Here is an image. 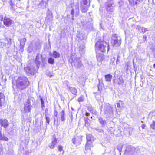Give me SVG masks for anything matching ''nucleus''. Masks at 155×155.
<instances>
[{"mask_svg": "<svg viewBox=\"0 0 155 155\" xmlns=\"http://www.w3.org/2000/svg\"><path fill=\"white\" fill-rule=\"evenodd\" d=\"M101 107L103 109L104 114L107 117H113V107L111 106L109 104H103Z\"/></svg>", "mask_w": 155, "mask_h": 155, "instance_id": "f03ea898", "label": "nucleus"}, {"mask_svg": "<svg viewBox=\"0 0 155 155\" xmlns=\"http://www.w3.org/2000/svg\"><path fill=\"white\" fill-rule=\"evenodd\" d=\"M24 70L26 74L28 75H33L36 72V70L35 68L33 66H31V67H26L24 68Z\"/></svg>", "mask_w": 155, "mask_h": 155, "instance_id": "6e6552de", "label": "nucleus"}, {"mask_svg": "<svg viewBox=\"0 0 155 155\" xmlns=\"http://www.w3.org/2000/svg\"><path fill=\"white\" fill-rule=\"evenodd\" d=\"M72 9L70 11V13L72 16V20H74V14H75V16H78L79 13V3L78 2L76 3L71 7Z\"/></svg>", "mask_w": 155, "mask_h": 155, "instance_id": "39448f33", "label": "nucleus"}, {"mask_svg": "<svg viewBox=\"0 0 155 155\" xmlns=\"http://www.w3.org/2000/svg\"><path fill=\"white\" fill-rule=\"evenodd\" d=\"M117 107L119 108H120V104L119 103H117Z\"/></svg>", "mask_w": 155, "mask_h": 155, "instance_id": "bf43d9fd", "label": "nucleus"}, {"mask_svg": "<svg viewBox=\"0 0 155 155\" xmlns=\"http://www.w3.org/2000/svg\"><path fill=\"white\" fill-rule=\"evenodd\" d=\"M89 1L90 0H81L80 7L83 13H86L88 10V8L90 6V4L88 5H87L88 1Z\"/></svg>", "mask_w": 155, "mask_h": 155, "instance_id": "423d86ee", "label": "nucleus"}, {"mask_svg": "<svg viewBox=\"0 0 155 155\" xmlns=\"http://www.w3.org/2000/svg\"><path fill=\"white\" fill-rule=\"evenodd\" d=\"M4 24L7 27H9L12 23V20L10 18L5 17L3 21Z\"/></svg>", "mask_w": 155, "mask_h": 155, "instance_id": "4468645a", "label": "nucleus"}, {"mask_svg": "<svg viewBox=\"0 0 155 155\" xmlns=\"http://www.w3.org/2000/svg\"><path fill=\"white\" fill-rule=\"evenodd\" d=\"M62 148H63V147L62 146H61V145L58 146V150L59 151L61 152L62 151H63Z\"/></svg>", "mask_w": 155, "mask_h": 155, "instance_id": "49530a36", "label": "nucleus"}, {"mask_svg": "<svg viewBox=\"0 0 155 155\" xmlns=\"http://www.w3.org/2000/svg\"><path fill=\"white\" fill-rule=\"evenodd\" d=\"M58 112L55 110L54 111V116H55L56 117H57V115H58Z\"/></svg>", "mask_w": 155, "mask_h": 155, "instance_id": "3c124183", "label": "nucleus"}, {"mask_svg": "<svg viewBox=\"0 0 155 155\" xmlns=\"http://www.w3.org/2000/svg\"><path fill=\"white\" fill-rule=\"evenodd\" d=\"M85 115L87 116H88L90 115V113L87 112H86L85 113Z\"/></svg>", "mask_w": 155, "mask_h": 155, "instance_id": "052dcab7", "label": "nucleus"}, {"mask_svg": "<svg viewBox=\"0 0 155 155\" xmlns=\"http://www.w3.org/2000/svg\"><path fill=\"white\" fill-rule=\"evenodd\" d=\"M107 6L112 7H112H113V6H112V3H108L107 5Z\"/></svg>", "mask_w": 155, "mask_h": 155, "instance_id": "603ef678", "label": "nucleus"}, {"mask_svg": "<svg viewBox=\"0 0 155 155\" xmlns=\"http://www.w3.org/2000/svg\"><path fill=\"white\" fill-rule=\"evenodd\" d=\"M124 81L122 78L120 76L118 78V77L116 76L115 73H114V79H113V83L115 84H117L118 85H120L124 83Z\"/></svg>", "mask_w": 155, "mask_h": 155, "instance_id": "1a4fd4ad", "label": "nucleus"}, {"mask_svg": "<svg viewBox=\"0 0 155 155\" xmlns=\"http://www.w3.org/2000/svg\"><path fill=\"white\" fill-rule=\"evenodd\" d=\"M41 56V55L39 54H38L36 56L35 62L36 64V66L38 69L39 68V65L40 63V59Z\"/></svg>", "mask_w": 155, "mask_h": 155, "instance_id": "2eb2a0df", "label": "nucleus"}, {"mask_svg": "<svg viewBox=\"0 0 155 155\" xmlns=\"http://www.w3.org/2000/svg\"><path fill=\"white\" fill-rule=\"evenodd\" d=\"M138 30L140 32H142L143 33H144L147 31L146 28L143 27H141L138 28Z\"/></svg>", "mask_w": 155, "mask_h": 155, "instance_id": "c756f323", "label": "nucleus"}, {"mask_svg": "<svg viewBox=\"0 0 155 155\" xmlns=\"http://www.w3.org/2000/svg\"><path fill=\"white\" fill-rule=\"evenodd\" d=\"M63 83L64 85H66L67 88H68V86H69L68 85L69 82H68V81L67 80H65V81H64Z\"/></svg>", "mask_w": 155, "mask_h": 155, "instance_id": "c03bdc74", "label": "nucleus"}, {"mask_svg": "<svg viewBox=\"0 0 155 155\" xmlns=\"http://www.w3.org/2000/svg\"><path fill=\"white\" fill-rule=\"evenodd\" d=\"M90 118H91V119H92V116H91V117H90Z\"/></svg>", "mask_w": 155, "mask_h": 155, "instance_id": "0e129e2a", "label": "nucleus"}, {"mask_svg": "<svg viewBox=\"0 0 155 155\" xmlns=\"http://www.w3.org/2000/svg\"><path fill=\"white\" fill-rule=\"evenodd\" d=\"M134 148L131 145L127 146L126 147V149L124 153L125 155H132L134 152Z\"/></svg>", "mask_w": 155, "mask_h": 155, "instance_id": "9b49d317", "label": "nucleus"}, {"mask_svg": "<svg viewBox=\"0 0 155 155\" xmlns=\"http://www.w3.org/2000/svg\"><path fill=\"white\" fill-rule=\"evenodd\" d=\"M54 123H55L56 122H57V123L58 122V117L57 116V117L55 116H54Z\"/></svg>", "mask_w": 155, "mask_h": 155, "instance_id": "a18cd8bd", "label": "nucleus"}, {"mask_svg": "<svg viewBox=\"0 0 155 155\" xmlns=\"http://www.w3.org/2000/svg\"><path fill=\"white\" fill-rule=\"evenodd\" d=\"M20 50L21 51H23V48H22L21 49V46H20Z\"/></svg>", "mask_w": 155, "mask_h": 155, "instance_id": "680f3d73", "label": "nucleus"}, {"mask_svg": "<svg viewBox=\"0 0 155 155\" xmlns=\"http://www.w3.org/2000/svg\"><path fill=\"white\" fill-rule=\"evenodd\" d=\"M32 107V106L27 104L25 103L24 107V111L25 113L29 112H30Z\"/></svg>", "mask_w": 155, "mask_h": 155, "instance_id": "a211bd4d", "label": "nucleus"}, {"mask_svg": "<svg viewBox=\"0 0 155 155\" xmlns=\"http://www.w3.org/2000/svg\"><path fill=\"white\" fill-rule=\"evenodd\" d=\"M0 140L5 141H8V138L3 134L2 133L1 131H0Z\"/></svg>", "mask_w": 155, "mask_h": 155, "instance_id": "5701e85b", "label": "nucleus"}, {"mask_svg": "<svg viewBox=\"0 0 155 155\" xmlns=\"http://www.w3.org/2000/svg\"><path fill=\"white\" fill-rule=\"evenodd\" d=\"M87 142H91L94 140L93 136L91 134H87L86 135Z\"/></svg>", "mask_w": 155, "mask_h": 155, "instance_id": "412c9836", "label": "nucleus"}, {"mask_svg": "<svg viewBox=\"0 0 155 155\" xmlns=\"http://www.w3.org/2000/svg\"><path fill=\"white\" fill-rule=\"evenodd\" d=\"M103 55L102 54H100L97 55V60L98 61H101L103 60Z\"/></svg>", "mask_w": 155, "mask_h": 155, "instance_id": "e433bc0d", "label": "nucleus"}, {"mask_svg": "<svg viewBox=\"0 0 155 155\" xmlns=\"http://www.w3.org/2000/svg\"><path fill=\"white\" fill-rule=\"evenodd\" d=\"M45 119L46 120V122L48 124H49L50 119L48 116L47 115L45 114Z\"/></svg>", "mask_w": 155, "mask_h": 155, "instance_id": "4c0bfd02", "label": "nucleus"}, {"mask_svg": "<svg viewBox=\"0 0 155 155\" xmlns=\"http://www.w3.org/2000/svg\"><path fill=\"white\" fill-rule=\"evenodd\" d=\"M99 84L98 85V88L99 89L101 88L102 86H103L104 84L103 83V81L102 79H98Z\"/></svg>", "mask_w": 155, "mask_h": 155, "instance_id": "c85d7f7f", "label": "nucleus"}, {"mask_svg": "<svg viewBox=\"0 0 155 155\" xmlns=\"http://www.w3.org/2000/svg\"><path fill=\"white\" fill-rule=\"evenodd\" d=\"M53 19L52 13L49 10L47 12V16L45 18V22L46 23H50L52 21Z\"/></svg>", "mask_w": 155, "mask_h": 155, "instance_id": "9d476101", "label": "nucleus"}, {"mask_svg": "<svg viewBox=\"0 0 155 155\" xmlns=\"http://www.w3.org/2000/svg\"><path fill=\"white\" fill-rule=\"evenodd\" d=\"M91 145L90 143H88V142H87L85 146V149L86 150H90L91 147Z\"/></svg>", "mask_w": 155, "mask_h": 155, "instance_id": "f704fd0d", "label": "nucleus"}, {"mask_svg": "<svg viewBox=\"0 0 155 155\" xmlns=\"http://www.w3.org/2000/svg\"><path fill=\"white\" fill-rule=\"evenodd\" d=\"M76 140V138H74L72 139V141L73 143L75 144V141Z\"/></svg>", "mask_w": 155, "mask_h": 155, "instance_id": "864d4df0", "label": "nucleus"}, {"mask_svg": "<svg viewBox=\"0 0 155 155\" xmlns=\"http://www.w3.org/2000/svg\"><path fill=\"white\" fill-rule=\"evenodd\" d=\"M95 129L96 131H98L99 132L101 133V132H103V130L101 129H99L98 128H95Z\"/></svg>", "mask_w": 155, "mask_h": 155, "instance_id": "09e8293b", "label": "nucleus"}, {"mask_svg": "<svg viewBox=\"0 0 155 155\" xmlns=\"http://www.w3.org/2000/svg\"><path fill=\"white\" fill-rule=\"evenodd\" d=\"M30 83L27 78L25 77H19L16 81V86L18 90L25 89L29 85Z\"/></svg>", "mask_w": 155, "mask_h": 155, "instance_id": "f257e3e1", "label": "nucleus"}, {"mask_svg": "<svg viewBox=\"0 0 155 155\" xmlns=\"http://www.w3.org/2000/svg\"><path fill=\"white\" fill-rule=\"evenodd\" d=\"M61 120L62 121L64 122L65 120L64 117L65 112L64 110H62V111L60 112Z\"/></svg>", "mask_w": 155, "mask_h": 155, "instance_id": "b1692460", "label": "nucleus"}, {"mask_svg": "<svg viewBox=\"0 0 155 155\" xmlns=\"http://www.w3.org/2000/svg\"><path fill=\"white\" fill-rule=\"evenodd\" d=\"M72 64H74L75 68H79L82 66L83 65L81 63V61L79 57H76L72 59Z\"/></svg>", "mask_w": 155, "mask_h": 155, "instance_id": "0eeeda50", "label": "nucleus"}, {"mask_svg": "<svg viewBox=\"0 0 155 155\" xmlns=\"http://www.w3.org/2000/svg\"><path fill=\"white\" fill-rule=\"evenodd\" d=\"M88 110L91 113L94 114H95L96 113V110L91 107H88Z\"/></svg>", "mask_w": 155, "mask_h": 155, "instance_id": "7c9ffc66", "label": "nucleus"}, {"mask_svg": "<svg viewBox=\"0 0 155 155\" xmlns=\"http://www.w3.org/2000/svg\"><path fill=\"white\" fill-rule=\"evenodd\" d=\"M153 67L155 68V64H153Z\"/></svg>", "mask_w": 155, "mask_h": 155, "instance_id": "e2e57ef3", "label": "nucleus"}, {"mask_svg": "<svg viewBox=\"0 0 155 155\" xmlns=\"http://www.w3.org/2000/svg\"><path fill=\"white\" fill-rule=\"evenodd\" d=\"M20 46H21V49L23 48L26 41V39L25 38H24L21 39L20 40Z\"/></svg>", "mask_w": 155, "mask_h": 155, "instance_id": "4be33fe9", "label": "nucleus"}, {"mask_svg": "<svg viewBox=\"0 0 155 155\" xmlns=\"http://www.w3.org/2000/svg\"><path fill=\"white\" fill-rule=\"evenodd\" d=\"M57 139L55 136H54L52 139L51 142L49 145V147L50 148L53 149L54 148L55 145L57 143Z\"/></svg>", "mask_w": 155, "mask_h": 155, "instance_id": "ddd939ff", "label": "nucleus"}, {"mask_svg": "<svg viewBox=\"0 0 155 155\" xmlns=\"http://www.w3.org/2000/svg\"><path fill=\"white\" fill-rule=\"evenodd\" d=\"M103 29H104V28H103L102 27H101Z\"/></svg>", "mask_w": 155, "mask_h": 155, "instance_id": "338daca9", "label": "nucleus"}, {"mask_svg": "<svg viewBox=\"0 0 155 155\" xmlns=\"http://www.w3.org/2000/svg\"><path fill=\"white\" fill-rule=\"evenodd\" d=\"M52 56L55 58H59L60 56V54L56 51H54L52 54Z\"/></svg>", "mask_w": 155, "mask_h": 155, "instance_id": "bb28decb", "label": "nucleus"}, {"mask_svg": "<svg viewBox=\"0 0 155 155\" xmlns=\"http://www.w3.org/2000/svg\"><path fill=\"white\" fill-rule=\"evenodd\" d=\"M39 5H41L42 8H45L46 7V5L42 1H41L39 4Z\"/></svg>", "mask_w": 155, "mask_h": 155, "instance_id": "ea45409f", "label": "nucleus"}, {"mask_svg": "<svg viewBox=\"0 0 155 155\" xmlns=\"http://www.w3.org/2000/svg\"><path fill=\"white\" fill-rule=\"evenodd\" d=\"M84 48V46L83 45L82 47L80 46L79 47V50H80L81 49L83 50Z\"/></svg>", "mask_w": 155, "mask_h": 155, "instance_id": "6e6d98bb", "label": "nucleus"}, {"mask_svg": "<svg viewBox=\"0 0 155 155\" xmlns=\"http://www.w3.org/2000/svg\"><path fill=\"white\" fill-rule=\"evenodd\" d=\"M9 3L12 9L15 10L16 8V6L12 3V1H10Z\"/></svg>", "mask_w": 155, "mask_h": 155, "instance_id": "2f4dec72", "label": "nucleus"}, {"mask_svg": "<svg viewBox=\"0 0 155 155\" xmlns=\"http://www.w3.org/2000/svg\"><path fill=\"white\" fill-rule=\"evenodd\" d=\"M105 81H110L112 78V76L110 74L105 75Z\"/></svg>", "mask_w": 155, "mask_h": 155, "instance_id": "a878e982", "label": "nucleus"}, {"mask_svg": "<svg viewBox=\"0 0 155 155\" xmlns=\"http://www.w3.org/2000/svg\"><path fill=\"white\" fill-rule=\"evenodd\" d=\"M100 26H101V24L100 25Z\"/></svg>", "mask_w": 155, "mask_h": 155, "instance_id": "774afa93", "label": "nucleus"}, {"mask_svg": "<svg viewBox=\"0 0 155 155\" xmlns=\"http://www.w3.org/2000/svg\"><path fill=\"white\" fill-rule=\"evenodd\" d=\"M106 9L108 11L112 12L113 11V7L112 8V7L107 6Z\"/></svg>", "mask_w": 155, "mask_h": 155, "instance_id": "a19ab883", "label": "nucleus"}, {"mask_svg": "<svg viewBox=\"0 0 155 155\" xmlns=\"http://www.w3.org/2000/svg\"><path fill=\"white\" fill-rule=\"evenodd\" d=\"M5 38L7 39V41H8V44H11V39L10 38L8 39L7 38Z\"/></svg>", "mask_w": 155, "mask_h": 155, "instance_id": "8fccbe9b", "label": "nucleus"}, {"mask_svg": "<svg viewBox=\"0 0 155 155\" xmlns=\"http://www.w3.org/2000/svg\"><path fill=\"white\" fill-rule=\"evenodd\" d=\"M85 124L86 125L88 126L89 125L90 120L88 117H84Z\"/></svg>", "mask_w": 155, "mask_h": 155, "instance_id": "c9c22d12", "label": "nucleus"}, {"mask_svg": "<svg viewBox=\"0 0 155 155\" xmlns=\"http://www.w3.org/2000/svg\"><path fill=\"white\" fill-rule=\"evenodd\" d=\"M3 155V151L2 148V146L1 144H0V155Z\"/></svg>", "mask_w": 155, "mask_h": 155, "instance_id": "37998d69", "label": "nucleus"}, {"mask_svg": "<svg viewBox=\"0 0 155 155\" xmlns=\"http://www.w3.org/2000/svg\"><path fill=\"white\" fill-rule=\"evenodd\" d=\"M111 42L113 46L117 47L120 45L121 43V39L117 34L112 35Z\"/></svg>", "mask_w": 155, "mask_h": 155, "instance_id": "20e7f679", "label": "nucleus"}, {"mask_svg": "<svg viewBox=\"0 0 155 155\" xmlns=\"http://www.w3.org/2000/svg\"><path fill=\"white\" fill-rule=\"evenodd\" d=\"M4 99L5 96L4 94L0 92V107L2 106Z\"/></svg>", "mask_w": 155, "mask_h": 155, "instance_id": "393cba45", "label": "nucleus"}, {"mask_svg": "<svg viewBox=\"0 0 155 155\" xmlns=\"http://www.w3.org/2000/svg\"><path fill=\"white\" fill-rule=\"evenodd\" d=\"M143 0H136V3H139L142 1Z\"/></svg>", "mask_w": 155, "mask_h": 155, "instance_id": "5fc2aeb1", "label": "nucleus"}, {"mask_svg": "<svg viewBox=\"0 0 155 155\" xmlns=\"http://www.w3.org/2000/svg\"><path fill=\"white\" fill-rule=\"evenodd\" d=\"M48 62L49 63L51 64H54V59L52 57L49 58L48 60Z\"/></svg>", "mask_w": 155, "mask_h": 155, "instance_id": "473e14b6", "label": "nucleus"}, {"mask_svg": "<svg viewBox=\"0 0 155 155\" xmlns=\"http://www.w3.org/2000/svg\"><path fill=\"white\" fill-rule=\"evenodd\" d=\"M49 0H42V1L44 3H45V4L46 6V5L48 4V1Z\"/></svg>", "mask_w": 155, "mask_h": 155, "instance_id": "de8ad7c7", "label": "nucleus"}, {"mask_svg": "<svg viewBox=\"0 0 155 155\" xmlns=\"http://www.w3.org/2000/svg\"><path fill=\"white\" fill-rule=\"evenodd\" d=\"M68 90L74 95H76L77 92V89L74 87L68 86Z\"/></svg>", "mask_w": 155, "mask_h": 155, "instance_id": "dca6fc26", "label": "nucleus"}, {"mask_svg": "<svg viewBox=\"0 0 155 155\" xmlns=\"http://www.w3.org/2000/svg\"><path fill=\"white\" fill-rule=\"evenodd\" d=\"M117 58V59L116 60V64H118V62L119 61V58H120V55L119 53H118L117 54L115 55H114L113 58V59H111V61H112V64H115L114 61L115 60V59L116 58Z\"/></svg>", "mask_w": 155, "mask_h": 155, "instance_id": "6ab92c4d", "label": "nucleus"}, {"mask_svg": "<svg viewBox=\"0 0 155 155\" xmlns=\"http://www.w3.org/2000/svg\"><path fill=\"white\" fill-rule=\"evenodd\" d=\"M96 49L99 50L102 52H104L106 49L107 50V51L109 50V45L106 42L104 41H98L95 44Z\"/></svg>", "mask_w": 155, "mask_h": 155, "instance_id": "7ed1b4c3", "label": "nucleus"}, {"mask_svg": "<svg viewBox=\"0 0 155 155\" xmlns=\"http://www.w3.org/2000/svg\"><path fill=\"white\" fill-rule=\"evenodd\" d=\"M98 118L99 120V121L102 127H104L106 124L105 120H104L103 118L101 117H98Z\"/></svg>", "mask_w": 155, "mask_h": 155, "instance_id": "aec40b11", "label": "nucleus"}, {"mask_svg": "<svg viewBox=\"0 0 155 155\" xmlns=\"http://www.w3.org/2000/svg\"><path fill=\"white\" fill-rule=\"evenodd\" d=\"M84 100V96H81L78 99V101L79 102H82Z\"/></svg>", "mask_w": 155, "mask_h": 155, "instance_id": "58836bf2", "label": "nucleus"}, {"mask_svg": "<svg viewBox=\"0 0 155 155\" xmlns=\"http://www.w3.org/2000/svg\"><path fill=\"white\" fill-rule=\"evenodd\" d=\"M2 19H3V18H2Z\"/></svg>", "mask_w": 155, "mask_h": 155, "instance_id": "69168bd1", "label": "nucleus"}, {"mask_svg": "<svg viewBox=\"0 0 155 155\" xmlns=\"http://www.w3.org/2000/svg\"><path fill=\"white\" fill-rule=\"evenodd\" d=\"M123 145L121 144H119L117 147V148L118 150L119 151L120 154L121 152V150L123 148Z\"/></svg>", "mask_w": 155, "mask_h": 155, "instance_id": "72a5a7b5", "label": "nucleus"}, {"mask_svg": "<svg viewBox=\"0 0 155 155\" xmlns=\"http://www.w3.org/2000/svg\"><path fill=\"white\" fill-rule=\"evenodd\" d=\"M145 124H143L141 125V127L142 128V129H144L145 128Z\"/></svg>", "mask_w": 155, "mask_h": 155, "instance_id": "13d9d810", "label": "nucleus"}, {"mask_svg": "<svg viewBox=\"0 0 155 155\" xmlns=\"http://www.w3.org/2000/svg\"><path fill=\"white\" fill-rule=\"evenodd\" d=\"M39 97L40 98V100L41 102V107L42 110H43L44 108L45 107L44 104V101L41 96H39Z\"/></svg>", "mask_w": 155, "mask_h": 155, "instance_id": "cd10ccee", "label": "nucleus"}, {"mask_svg": "<svg viewBox=\"0 0 155 155\" xmlns=\"http://www.w3.org/2000/svg\"><path fill=\"white\" fill-rule=\"evenodd\" d=\"M150 127L153 129H155V121H153L152 124L150 125Z\"/></svg>", "mask_w": 155, "mask_h": 155, "instance_id": "79ce46f5", "label": "nucleus"}, {"mask_svg": "<svg viewBox=\"0 0 155 155\" xmlns=\"http://www.w3.org/2000/svg\"><path fill=\"white\" fill-rule=\"evenodd\" d=\"M35 103V100L34 98L33 97H30L28 98L27 99V101L25 104L32 106V105H33Z\"/></svg>", "mask_w": 155, "mask_h": 155, "instance_id": "f3484780", "label": "nucleus"}, {"mask_svg": "<svg viewBox=\"0 0 155 155\" xmlns=\"http://www.w3.org/2000/svg\"><path fill=\"white\" fill-rule=\"evenodd\" d=\"M0 124L2 127H3L5 128H6L8 125V122L6 119H0Z\"/></svg>", "mask_w": 155, "mask_h": 155, "instance_id": "f8f14e48", "label": "nucleus"}, {"mask_svg": "<svg viewBox=\"0 0 155 155\" xmlns=\"http://www.w3.org/2000/svg\"><path fill=\"white\" fill-rule=\"evenodd\" d=\"M48 109L46 108L45 110V113L47 115V113L48 114Z\"/></svg>", "mask_w": 155, "mask_h": 155, "instance_id": "4d7b16f0", "label": "nucleus"}]
</instances>
